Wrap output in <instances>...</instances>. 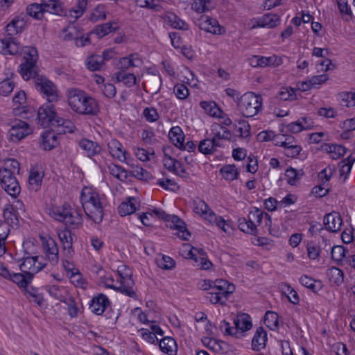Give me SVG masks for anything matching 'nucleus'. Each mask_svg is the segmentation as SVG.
<instances>
[{"mask_svg": "<svg viewBox=\"0 0 355 355\" xmlns=\"http://www.w3.org/2000/svg\"><path fill=\"white\" fill-rule=\"evenodd\" d=\"M14 88V83L9 78L0 82V95L7 96L10 94Z\"/></svg>", "mask_w": 355, "mask_h": 355, "instance_id": "63", "label": "nucleus"}, {"mask_svg": "<svg viewBox=\"0 0 355 355\" xmlns=\"http://www.w3.org/2000/svg\"><path fill=\"white\" fill-rule=\"evenodd\" d=\"M209 284H211L209 286H213L212 290L214 291L221 295H225L226 299H228L229 296L235 291L234 285L225 279H216L214 282H209Z\"/></svg>", "mask_w": 355, "mask_h": 355, "instance_id": "15", "label": "nucleus"}, {"mask_svg": "<svg viewBox=\"0 0 355 355\" xmlns=\"http://www.w3.org/2000/svg\"><path fill=\"white\" fill-rule=\"evenodd\" d=\"M103 64V58L99 55L90 56L87 62V68L91 71L100 70Z\"/></svg>", "mask_w": 355, "mask_h": 355, "instance_id": "47", "label": "nucleus"}, {"mask_svg": "<svg viewBox=\"0 0 355 355\" xmlns=\"http://www.w3.org/2000/svg\"><path fill=\"white\" fill-rule=\"evenodd\" d=\"M160 350L168 355H175L178 350L176 341L169 336H163L159 340Z\"/></svg>", "mask_w": 355, "mask_h": 355, "instance_id": "27", "label": "nucleus"}, {"mask_svg": "<svg viewBox=\"0 0 355 355\" xmlns=\"http://www.w3.org/2000/svg\"><path fill=\"white\" fill-rule=\"evenodd\" d=\"M168 222L171 223V227L175 228L179 231V236L184 241H188L191 236L190 232L186 227V223L175 215H171L169 217Z\"/></svg>", "mask_w": 355, "mask_h": 355, "instance_id": "24", "label": "nucleus"}, {"mask_svg": "<svg viewBox=\"0 0 355 355\" xmlns=\"http://www.w3.org/2000/svg\"><path fill=\"white\" fill-rule=\"evenodd\" d=\"M58 137L53 131H44L41 135L40 146L45 150H50L58 145Z\"/></svg>", "mask_w": 355, "mask_h": 355, "instance_id": "25", "label": "nucleus"}, {"mask_svg": "<svg viewBox=\"0 0 355 355\" xmlns=\"http://www.w3.org/2000/svg\"><path fill=\"white\" fill-rule=\"evenodd\" d=\"M110 154L121 162H127L129 154L123 148V145L117 139H112L107 143Z\"/></svg>", "mask_w": 355, "mask_h": 355, "instance_id": "13", "label": "nucleus"}, {"mask_svg": "<svg viewBox=\"0 0 355 355\" xmlns=\"http://www.w3.org/2000/svg\"><path fill=\"white\" fill-rule=\"evenodd\" d=\"M109 173L119 180L125 181L128 177V170L116 164H110L108 166Z\"/></svg>", "mask_w": 355, "mask_h": 355, "instance_id": "41", "label": "nucleus"}, {"mask_svg": "<svg viewBox=\"0 0 355 355\" xmlns=\"http://www.w3.org/2000/svg\"><path fill=\"white\" fill-rule=\"evenodd\" d=\"M41 240L45 260H47L52 266L57 265L59 261V253L56 242L51 238L42 237Z\"/></svg>", "mask_w": 355, "mask_h": 355, "instance_id": "10", "label": "nucleus"}, {"mask_svg": "<svg viewBox=\"0 0 355 355\" xmlns=\"http://www.w3.org/2000/svg\"><path fill=\"white\" fill-rule=\"evenodd\" d=\"M110 303L108 297L105 295L100 293L93 297L89 304V309L92 313L100 315L105 311Z\"/></svg>", "mask_w": 355, "mask_h": 355, "instance_id": "16", "label": "nucleus"}, {"mask_svg": "<svg viewBox=\"0 0 355 355\" xmlns=\"http://www.w3.org/2000/svg\"><path fill=\"white\" fill-rule=\"evenodd\" d=\"M234 325L236 327L238 331L243 333L250 330L252 327V320L250 316L247 313L238 314L234 320Z\"/></svg>", "mask_w": 355, "mask_h": 355, "instance_id": "29", "label": "nucleus"}, {"mask_svg": "<svg viewBox=\"0 0 355 355\" xmlns=\"http://www.w3.org/2000/svg\"><path fill=\"white\" fill-rule=\"evenodd\" d=\"M220 143H216L211 139H205L198 145V150L204 155H211L216 151L218 147H220Z\"/></svg>", "mask_w": 355, "mask_h": 355, "instance_id": "33", "label": "nucleus"}, {"mask_svg": "<svg viewBox=\"0 0 355 355\" xmlns=\"http://www.w3.org/2000/svg\"><path fill=\"white\" fill-rule=\"evenodd\" d=\"M282 293L287 296L290 302L293 304L299 303V295L295 289L287 283L282 285Z\"/></svg>", "mask_w": 355, "mask_h": 355, "instance_id": "46", "label": "nucleus"}, {"mask_svg": "<svg viewBox=\"0 0 355 355\" xmlns=\"http://www.w3.org/2000/svg\"><path fill=\"white\" fill-rule=\"evenodd\" d=\"M278 318L279 316L275 312L267 311L264 317V323L270 329L275 330L279 326Z\"/></svg>", "mask_w": 355, "mask_h": 355, "instance_id": "48", "label": "nucleus"}, {"mask_svg": "<svg viewBox=\"0 0 355 355\" xmlns=\"http://www.w3.org/2000/svg\"><path fill=\"white\" fill-rule=\"evenodd\" d=\"M114 76L118 82L123 83L127 87H132L136 85V76L132 73L118 71L114 73Z\"/></svg>", "mask_w": 355, "mask_h": 355, "instance_id": "34", "label": "nucleus"}, {"mask_svg": "<svg viewBox=\"0 0 355 355\" xmlns=\"http://www.w3.org/2000/svg\"><path fill=\"white\" fill-rule=\"evenodd\" d=\"M168 137L171 142L178 148L183 145L184 134L179 126L173 127L169 131Z\"/></svg>", "mask_w": 355, "mask_h": 355, "instance_id": "37", "label": "nucleus"}, {"mask_svg": "<svg viewBox=\"0 0 355 355\" xmlns=\"http://www.w3.org/2000/svg\"><path fill=\"white\" fill-rule=\"evenodd\" d=\"M163 162L164 166L169 171L174 172L177 169V164L178 165V167H182V163L180 161L167 155L166 153L164 154Z\"/></svg>", "mask_w": 355, "mask_h": 355, "instance_id": "57", "label": "nucleus"}, {"mask_svg": "<svg viewBox=\"0 0 355 355\" xmlns=\"http://www.w3.org/2000/svg\"><path fill=\"white\" fill-rule=\"evenodd\" d=\"M280 22V17L277 14L267 13L257 21V24L252 28L263 27L272 28L277 26Z\"/></svg>", "mask_w": 355, "mask_h": 355, "instance_id": "22", "label": "nucleus"}, {"mask_svg": "<svg viewBox=\"0 0 355 355\" xmlns=\"http://www.w3.org/2000/svg\"><path fill=\"white\" fill-rule=\"evenodd\" d=\"M71 207L69 203L64 202L62 206L53 207L51 214L56 220L63 223Z\"/></svg>", "mask_w": 355, "mask_h": 355, "instance_id": "36", "label": "nucleus"}, {"mask_svg": "<svg viewBox=\"0 0 355 355\" xmlns=\"http://www.w3.org/2000/svg\"><path fill=\"white\" fill-rule=\"evenodd\" d=\"M143 115L148 122H155L159 119L157 110L154 107H146L143 111Z\"/></svg>", "mask_w": 355, "mask_h": 355, "instance_id": "64", "label": "nucleus"}, {"mask_svg": "<svg viewBox=\"0 0 355 355\" xmlns=\"http://www.w3.org/2000/svg\"><path fill=\"white\" fill-rule=\"evenodd\" d=\"M83 222L82 216L80 211L77 209L71 207L67 216L64 220V223L66 225L71 226L73 227H78Z\"/></svg>", "mask_w": 355, "mask_h": 355, "instance_id": "31", "label": "nucleus"}, {"mask_svg": "<svg viewBox=\"0 0 355 355\" xmlns=\"http://www.w3.org/2000/svg\"><path fill=\"white\" fill-rule=\"evenodd\" d=\"M67 96L71 109L79 114L95 116L100 111L98 101L81 89L69 88Z\"/></svg>", "mask_w": 355, "mask_h": 355, "instance_id": "3", "label": "nucleus"}, {"mask_svg": "<svg viewBox=\"0 0 355 355\" xmlns=\"http://www.w3.org/2000/svg\"><path fill=\"white\" fill-rule=\"evenodd\" d=\"M106 17L105 8L103 5H98L90 15L89 19L92 22L105 19Z\"/></svg>", "mask_w": 355, "mask_h": 355, "instance_id": "54", "label": "nucleus"}, {"mask_svg": "<svg viewBox=\"0 0 355 355\" xmlns=\"http://www.w3.org/2000/svg\"><path fill=\"white\" fill-rule=\"evenodd\" d=\"M202 344L208 349L218 352L221 349L220 340L216 339L211 338L209 337H204L202 338Z\"/></svg>", "mask_w": 355, "mask_h": 355, "instance_id": "61", "label": "nucleus"}, {"mask_svg": "<svg viewBox=\"0 0 355 355\" xmlns=\"http://www.w3.org/2000/svg\"><path fill=\"white\" fill-rule=\"evenodd\" d=\"M23 62L19 66V73L24 79H35V85L37 91L44 95L49 103L58 100V89L55 84L43 76L37 74L36 61L37 51L33 47H26L23 49Z\"/></svg>", "mask_w": 355, "mask_h": 355, "instance_id": "1", "label": "nucleus"}, {"mask_svg": "<svg viewBox=\"0 0 355 355\" xmlns=\"http://www.w3.org/2000/svg\"><path fill=\"white\" fill-rule=\"evenodd\" d=\"M200 107L205 111L207 114L213 117L223 118V111L214 101H201Z\"/></svg>", "mask_w": 355, "mask_h": 355, "instance_id": "30", "label": "nucleus"}, {"mask_svg": "<svg viewBox=\"0 0 355 355\" xmlns=\"http://www.w3.org/2000/svg\"><path fill=\"white\" fill-rule=\"evenodd\" d=\"M63 40H75L76 42L79 38L81 34L80 31L75 25H69L67 28L62 29Z\"/></svg>", "mask_w": 355, "mask_h": 355, "instance_id": "43", "label": "nucleus"}, {"mask_svg": "<svg viewBox=\"0 0 355 355\" xmlns=\"http://www.w3.org/2000/svg\"><path fill=\"white\" fill-rule=\"evenodd\" d=\"M82 206L85 214L96 223H100L104 215L105 197L95 189L84 187L80 196Z\"/></svg>", "mask_w": 355, "mask_h": 355, "instance_id": "2", "label": "nucleus"}, {"mask_svg": "<svg viewBox=\"0 0 355 355\" xmlns=\"http://www.w3.org/2000/svg\"><path fill=\"white\" fill-rule=\"evenodd\" d=\"M25 25L24 18L16 17L6 26V31L8 35L13 36L21 32ZM26 47H21L19 43L12 37L0 40V53L3 55H17L20 52L24 54L23 49Z\"/></svg>", "mask_w": 355, "mask_h": 355, "instance_id": "4", "label": "nucleus"}, {"mask_svg": "<svg viewBox=\"0 0 355 355\" xmlns=\"http://www.w3.org/2000/svg\"><path fill=\"white\" fill-rule=\"evenodd\" d=\"M27 14L35 19H40L42 18L44 12L41 3H32L26 8Z\"/></svg>", "mask_w": 355, "mask_h": 355, "instance_id": "51", "label": "nucleus"}, {"mask_svg": "<svg viewBox=\"0 0 355 355\" xmlns=\"http://www.w3.org/2000/svg\"><path fill=\"white\" fill-rule=\"evenodd\" d=\"M302 175L303 172L302 171H297L292 167L287 168L285 172V175L288 178V183L291 185L295 184Z\"/></svg>", "mask_w": 355, "mask_h": 355, "instance_id": "52", "label": "nucleus"}, {"mask_svg": "<svg viewBox=\"0 0 355 355\" xmlns=\"http://www.w3.org/2000/svg\"><path fill=\"white\" fill-rule=\"evenodd\" d=\"M173 92L176 97L180 100L186 99L189 95V89L184 84L175 85L173 88Z\"/></svg>", "mask_w": 355, "mask_h": 355, "instance_id": "60", "label": "nucleus"}, {"mask_svg": "<svg viewBox=\"0 0 355 355\" xmlns=\"http://www.w3.org/2000/svg\"><path fill=\"white\" fill-rule=\"evenodd\" d=\"M62 302L64 303H65L67 306V311H68L69 315L71 318L77 317L79 310H78L77 304L75 302L74 298L72 297H69L65 298Z\"/></svg>", "mask_w": 355, "mask_h": 355, "instance_id": "55", "label": "nucleus"}, {"mask_svg": "<svg viewBox=\"0 0 355 355\" xmlns=\"http://www.w3.org/2000/svg\"><path fill=\"white\" fill-rule=\"evenodd\" d=\"M193 208L195 213L202 216L210 223L216 218V214L211 210L207 204L200 199L194 200L193 202Z\"/></svg>", "mask_w": 355, "mask_h": 355, "instance_id": "18", "label": "nucleus"}, {"mask_svg": "<svg viewBox=\"0 0 355 355\" xmlns=\"http://www.w3.org/2000/svg\"><path fill=\"white\" fill-rule=\"evenodd\" d=\"M43 175L35 168H31L28 178V183L30 189L33 191H37L40 189Z\"/></svg>", "mask_w": 355, "mask_h": 355, "instance_id": "38", "label": "nucleus"}, {"mask_svg": "<svg viewBox=\"0 0 355 355\" xmlns=\"http://www.w3.org/2000/svg\"><path fill=\"white\" fill-rule=\"evenodd\" d=\"M188 256L196 262V266L200 269L208 270L212 266V263L207 258L203 250L191 248Z\"/></svg>", "mask_w": 355, "mask_h": 355, "instance_id": "12", "label": "nucleus"}, {"mask_svg": "<svg viewBox=\"0 0 355 355\" xmlns=\"http://www.w3.org/2000/svg\"><path fill=\"white\" fill-rule=\"evenodd\" d=\"M157 264L162 269L171 270L175 267V262L171 257L163 255L157 260Z\"/></svg>", "mask_w": 355, "mask_h": 355, "instance_id": "56", "label": "nucleus"}, {"mask_svg": "<svg viewBox=\"0 0 355 355\" xmlns=\"http://www.w3.org/2000/svg\"><path fill=\"white\" fill-rule=\"evenodd\" d=\"M142 64V60L138 54L132 53L119 59L118 63L119 71H127L131 67H138Z\"/></svg>", "mask_w": 355, "mask_h": 355, "instance_id": "20", "label": "nucleus"}, {"mask_svg": "<svg viewBox=\"0 0 355 355\" xmlns=\"http://www.w3.org/2000/svg\"><path fill=\"white\" fill-rule=\"evenodd\" d=\"M37 123L44 128L50 124L69 127L67 123L72 125L71 122L65 120L57 115L55 107L51 103L42 105L37 112Z\"/></svg>", "mask_w": 355, "mask_h": 355, "instance_id": "5", "label": "nucleus"}, {"mask_svg": "<svg viewBox=\"0 0 355 355\" xmlns=\"http://www.w3.org/2000/svg\"><path fill=\"white\" fill-rule=\"evenodd\" d=\"M324 224L327 230L331 232H337L340 230L343 220L338 213L333 211L325 215Z\"/></svg>", "mask_w": 355, "mask_h": 355, "instance_id": "19", "label": "nucleus"}, {"mask_svg": "<svg viewBox=\"0 0 355 355\" xmlns=\"http://www.w3.org/2000/svg\"><path fill=\"white\" fill-rule=\"evenodd\" d=\"M119 27L116 23L108 22L98 25L89 33V35H96L98 37L102 38L110 33L116 31Z\"/></svg>", "mask_w": 355, "mask_h": 355, "instance_id": "32", "label": "nucleus"}, {"mask_svg": "<svg viewBox=\"0 0 355 355\" xmlns=\"http://www.w3.org/2000/svg\"><path fill=\"white\" fill-rule=\"evenodd\" d=\"M300 284L309 288L314 293H316L318 291H320L322 288V284L320 282H316L313 279L306 276L303 275L300 278Z\"/></svg>", "mask_w": 355, "mask_h": 355, "instance_id": "45", "label": "nucleus"}, {"mask_svg": "<svg viewBox=\"0 0 355 355\" xmlns=\"http://www.w3.org/2000/svg\"><path fill=\"white\" fill-rule=\"evenodd\" d=\"M338 7L339 9L340 12L343 15H346L347 17L345 18L346 21H349L350 19L352 18V12L351 10L350 7L349 6L347 3V0H337Z\"/></svg>", "mask_w": 355, "mask_h": 355, "instance_id": "59", "label": "nucleus"}, {"mask_svg": "<svg viewBox=\"0 0 355 355\" xmlns=\"http://www.w3.org/2000/svg\"><path fill=\"white\" fill-rule=\"evenodd\" d=\"M13 172L6 168L0 169V183L2 188L11 196L16 198L21 191V187Z\"/></svg>", "mask_w": 355, "mask_h": 355, "instance_id": "8", "label": "nucleus"}, {"mask_svg": "<svg viewBox=\"0 0 355 355\" xmlns=\"http://www.w3.org/2000/svg\"><path fill=\"white\" fill-rule=\"evenodd\" d=\"M277 98L280 101L293 100L295 98V90L291 87H282L278 92Z\"/></svg>", "mask_w": 355, "mask_h": 355, "instance_id": "62", "label": "nucleus"}, {"mask_svg": "<svg viewBox=\"0 0 355 355\" xmlns=\"http://www.w3.org/2000/svg\"><path fill=\"white\" fill-rule=\"evenodd\" d=\"M17 214V211L12 206L7 207L3 211V217L8 225L9 223L12 225H17L19 223Z\"/></svg>", "mask_w": 355, "mask_h": 355, "instance_id": "49", "label": "nucleus"}, {"mask_svg": "<svg viewBox=\"0 0 355 355\" xmlns=\"http://www.w3.org/2000/svg\"><path fill=\"white\" fill-rule=\"evenodd\" d=\"M212 8L211 0H194L192 4V8L199 13L209 11Z\"/></svg>", "mask_w": 355, "mask_h": 355, "instance_id": "50", "label": "nucleus"}, {"mask_svg": "<svg viewBox=\"0 0 355 355\" xmlns=\"http://www.w3.org/2000/svg\"><path fill=\"white\" fill-rule=\"evenodd\" d=\"M264 212L254 207L248 214V219L239 218L238 220L239 229L248 234L256 235L257 234V227L259 225L264 218Z\"/></svg>", "mask_w": 355, "mask_h": 355, "instance_id": "7", "label": "nucleus"}, {"mask_svg": "<svg viewBox=\"0 0 355 355\" xmlns=\"http://www.w3.org/2000/svg\"><path fill=\"white\" fill-rule=\"evenodd\" d=\"M32 132L28 124L24 121L18 120L14 123L8 131V136L10 141L18 142L26 137Z\"/></svg>", "mask_w": 355, "mask_h": 355, "instance_id": "11", "label": "nucleus"}, {"mask_svg": "<svg viewBox=\"0 0 355 355\" xmlns=\"http://www.w3.org/2000/svg\"><path fill=\"white\" fill-rule=\"evenodd\" d=\"M59 239L62 244V248L66 252L67 257H71L73 254V238L71 232L64 228L58 233Z\"/></svg>", "mask_w": 355, "mask_h": 355, "instance_id": "21", "label": "nucleus"}, {"mask_svg": "<svg viewBox=\"0 0 355 355\" xmlns=\"http://www.w3.org/2000/svg\"><path fill=\"white\" fill-rule=\"evenodd\" d=\"M121 279H123L122 284L120 286L117 287V291L127 296H129L133 299H136V293L132 289V288L129 286V281L131 282V284H133V281L131 279V277H130L129 278H127L121 276Z\"/></svg>", "mask_w": 355, "mask_h": 355, "instance_id": "42", "label": "nucleus"}, {"mask_svg": "<svg viewBox=\"0 0 355 355\" xmlns=\"http://www.w3.org/2000/svg\"><path fill=\"white\" fill-rule=\"evenodd\" d=\"M0 276L6 279L12 281L19 287L26 288L33 279V273L21 272V273H10L8 268L0 263Z\"/></svg>", "mask_w": 355, "mask_h": 355, "instance_id": "9", "label": "nucleus"}, {"mask_svg": "<svg viewBox=\"0 0 355 355\" xmlns=\"http://www.w3.org/2000/svg\"><path fill=\"white\" fill-rule=\"evenodd\" d=\"M44 13L47 12L51 14L62 15L64 14L62 4L56 0H42Z\"/></svg>", "mask_w": 355, "mask_h": 355, "instance_id": "28", "label": "nucleus"}, {"mask_svg": "<svg viewBox=\"0 0 355 355\" xmlns=\"http://www.w3.org/2000/svg\"><path fill=\"white\" fill-rule=\"evenodd\" d=\"M78 145L83 150L89 157L98 155L102 151V148L96 142L87 139L80 140Z\"/></svg>", "mask_w": 355, "mask_h": 355, "instance_id": "23", "label": "nucleus"}, {"mask_svg": "<svg viewBox=\"0 0 355 355\" xmlns=\"http://www.w3.org/2000/svg\"><path fill=\"white\" fill-rule=\"evenodd\" d=\"M268 340L267 332L263 327L257 329L252 340V347L254 350L259 351L266 347Z\"/></svg>", "mask_w": 355, "mask_h": 355, "instance_id": "26", "label": "nucleus"}, {"mask_svg": "<svg viewBox=\"0 0 355 355\" xmlns=\"http://www.w3.org/2000/svg\"><path fill=\"white\" fill-rule=\"evenodd\" d=\"M238 106L245 117H252L262 107V97L253 92H247L239 98Z\"/></svg>", "mask_w": 355, "mask_h": 355, "instance_id": "6", "label": "nucleus"}, {"mask_svg": "<svg viewBox=\"0 0 355 355\" xmlns=\"http://www.w3.org/2000/svg\"><path fill=\"white\" fill-rule=\"evenodd\" d=\"M37 259H40L39 256H32L23 257L21 259L22 263L19 265L20 270L23 272H31L34 276V268L35 262L37 261Z\"/></svg>", "mask_w": 355, "mask_h": 355, "instance_id": "40", "label": "nucleus"}, {"mask_svg": "<svg viewBox=\"0 0 355 355\" xmlns=\"http://www.w3.org/2000/svg\"><path fill=\"white\" fill-rule=\"evenodd\" d=\"M200 26L201 29L214 35H221L224 33V28L219 25L218 21L208 16L201 17Z\"/></svg>", "mask_w": 355, "mask_h": 355, "instance_id": "17", "label": "nucleus"}, {"mask_svg": "<svg viewBox=\"0 0 355 355\" xmlns=\"http://www.w3.org/2000/svg\"><path fill=\"white\" fill-rule=\"evenodd\" d=\"M331 259L338 264L342 262L345 257V250L342 245L334 246L331 250Z\"/></svg>", "mask_w": 355, "mask_h": 355, "instance_id": "58", "label": "nucleus"}, {"mask_svg": "<svg viewBox=\"0 0 355 355\" xmlns=\"http://www.w3.org/2000/svg\"><path fill=\"white\" fill-rule=\"evenodd\" d=\"M220 172L225 180L230 181L237 179L239 175L235 165H225L220 168Z\"/></svg>", "mask_w": 355, "mask_h": 355, "instance_id": "44", "label": "nucleus"}, {"mask_svg": "<svg viewBox=\"0 0 355 355\" xmlns=\"http://www.w3.org/2000/svg\"><path fill=\"white\" fill-rule=\"evenodd\" d=\"M162 85V79L158 73H148L144 83V87L146 92L155 94L159 92Z\"/></svg>", "mask_w": 355, "mask_h": 355, "instance_id": "14", "label": "nucleus"}, {"mask_svg": "<svg viewBox=\"0 0 355 355\" xmlns=\"http://www.w3.org/2000/svg\"><path fill=\"white\" fill-rule=\"evenodd\" d=\"M327 276L331 284L340 286L344 279V273L342 270L337 267H331L328 269Z\"/></svg>", "mask_w": 355, "mask_h": 355, "instance_id": "35", "label": "nucleus"}, {"mask_svg": "<svg viewBox=\"0 0 355 355\" xmlns=\"http://www.w3.org/2000/svg\"><path fill=\"white\" fill-rule=\"evenodd\" d=\"M137 6L141 8L152 9L159 11L162 8L159 0H136Z\"/></svg>", "mask_w": 355, "mask_h": 355, "instance_id": "53", "label": "nucleus"}, {"mask_svg": "<svg viewBox=\"0 0 355 355\" xmlns=\"http://www.w3.org/2000/svg\"><path fill=\"white\" fill-rule=\"evenodd\" d=\"M136 199L130 198L128 202H122L118 208V212L121 216H125L135 212L137 208L135 206Z\"/></svg>", "mask_w": 355, "mask_h": 355, "instance_id": "39", "label": "nucleus"}]
</instances>
